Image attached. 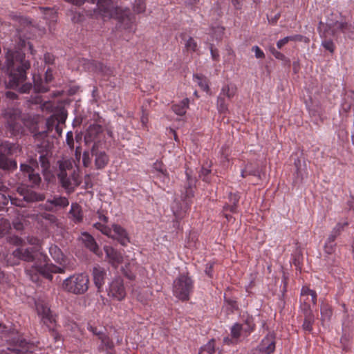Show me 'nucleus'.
<instances>
[{
	"instance_id": "46",
	"label": "nucleus",
	"mask_w": 354,
	"mask_h": 354,
	"mask_svg": "<svg viewBox=\"0 0 354 354\" xmlns=\"http://www.w3.org/2000/svg\"><path fill=\"white\" fill-rule=\"evenodd\" d=\"M245 168L250 176L260 178V171L259 168L254 167L252 163H248L245 165Z\"/></svg>"
},
{
	"instance_id": "36",
	"label": "nucleus",
	"mask_w": 354,
	"mask_h": 354,
	"mask_svg": "<svg viewBox=\"0 0 354 354\" xmlns=\"http://www.w3.org/2000/svg\"><path fill=\"white\" fill-rule=\"evenodd\" d=\"M194 78L203 91L207 92L209 90L208 81L206 77L201 75L196 74L194 75Z\"/></svg>"
},
{
	"instance_id": "18",
	"label": "nucleus",
	"mask_w": 354,
	"mask_h": 354,
	"mask_svg": "<svg viewBox=\"0 0 354 354\" xmlns=\"http://www.w3.org/2000/svg\"><path fill=\"white\" fill-rule=\"evenodd\" d=\"M34 250L32 248H18L12 252V254L18 259L25 261L31 262L35 260Z\"/></svg>"
},
{
	"instance_id": "54",
	"label": "nucleus",
	"mask_w": 354,
	"mask_h": 354,
	"mask_svg": "<svg viewBox=\"0 0 354 354\" xmlns=\"http://www.w3.org/2000/svg\"><path fill=\"white\" fill-rule=\"evenodd\" d=\"M324 249L326 253L328 254H332L336 250V243L325 242Z\"/></svg>"
},
{
	"instance_id": "19",
	"label": "nucleus",
	"mask_w": 354,
	"mask_h": 354,
	"mask_svg": "<svg viewBox=\"0 0 354 354\" xmlns=\"http://www.w3.org/2000/svg\"><path fill=\"white\" fill-rule=\"evenodd\" d=\"M92 70L104 77H111L114 75V71L112 68L104 65L102 63L93 61L91 63Z\"/></svg>"
},
{
	"instance_id": "34",
	"label": "nucleus",
	"mask_w": 354,
	"mask_h": 354,
	"mask_svg": "<svg viewBox=\"0 0 354 354\" xmlns=\"http://www.w3.org/2000/svg\"><path fill=\"white\" fill-rule=\"evenodd\" d=\"M102 131V127L100 125H93L89 127L86 134L85 139L86 141L93 140L100 132Z\"/></svg>"
},
{
	"instance_id": "7",
	"label": "nucleus",
	"mask_w": 354,
	"mask_h": 354,
	"mask_svg": "<svg viewBox=\"0 0 354 354\" xmlns=\"http://www.w3.org/2000/svg\"><path fill=\"white\" fill-rule=\"evenodd\" d=\"M115 11L118 15L119 28L127 30L129 32H135L136 19L130 10L117 8Z\"/></svg>"
},
{
	"instance_id": "41",
	"label": "nucleus",
	"mask_w": 354,
	"mask_h": 354,
	"mask_svg": "<svg viewBox=\"0 0 354 354\" xmlns=\"http://www.w3.org/2000/svg\"><path fill=\"white\" fill-rule=\"evenodd\" d=\"M49 252L51 257L57 261L59 262L62 260V253L60 249L56 245H52L49 248Z\"/></svg>"
},
{
	"instance_id": "27",
	"label": "nucleus",
	"mask_w": 354,
	"mask_h": 354,
	"mask_svg": "<svg viewBox=\"0 0 354 354\" xmlns=\"http://www.w3.org/2000/svg\"><path fill=\"white\" fill-rule=\"evenodd\" d=\"M39 162L41 167H42L44 171H46L50 167V158L52 156V152L48 148H46L44 151H39Z\"/></svg>"
},
{
	"instance_id": "58",
	"label": "nucleus",
	"mask_w": 354,
	"mask_h": 354,
	"mask_svg": "<svg viewBox=\"0 0 354 354\" xmlns=\"http://www.w3.org/2000/svg\"><path fill=\"white\" fill-rule=\"evenodd\" d=\"M346 31H344V35L350 39H354V26L351 24H348L346 27Z\"/></svg>"
},
{
	"instance_id": "39",
	"label": "nucleus",
	"mask_w": 354,
	"mask_h": 354,
	"mask_svg": "<svg viewBox=\"0 0 354 354\" xmlns=\"http://www.w3.org/2000/svg\"><path fill=\"white\" fill-rule=\"evenodd\" d=\"M41 12L44 15V18L51 21H55L57 19L56 12L50 8H39Z\"/></svg>"
},
{
	"instance_id": "16",
	"label": "nucleus",
	"mask_w": 354,
	"mask_h": 354,
	"mask_svg": "<svg viewBox=\"0 0 354 354\" xmlns=\"http://www.w3.org/2000/svg\"><path fill=\"white\" fill-rule=\"evenodd\" d=\"M111 230V235H109V237L117 239L122 245H126L129 242L126 230L120 225H113Z\"/></svg>"
},
{
	"instance_id": "1",
	"label": "nucleus",
	"mask_w": 354,
	"mask_h": 354,
	"mask_svg": "<svg viewBox=\"0 0 354 354\" xmlns=\"http://www.w3.org/2000/svg\"><path fill=\"white\" fill-rule=\"evenodd\" d=\"M6 60L10 87L18 88L21 93H29L32 88V84H24V82L26 80V71L30 68V64L25 59V54L21 50H8Z\"/></svg>"
},
{
	"instance_id": "13",
	"label": "nucleus",
	"mask_w": 354,
	"mask_h": 354,
	"mask_svg": "<svg viewBox=\"0 0 354 354\" xmlns=\"http://www.w3.org/2000/svg\"><path fill=\"white\" fill-rule=\"evenodd\" d=\"M91 155L95 158V167L96 169H102L108 165L109 157L104 151H99L94 145L91 149Z\"/></svg>"
},
{
	"instance_id": "32",
	"label": "nucleus",
	"mask_w": 354,
	"mask_h": 354,
	"mask_svg": "<svg viewBox=\"0 0 354 354\" xmlns=\"http://www.w3.org/2000/svg\"><path fill=\"white\" fill-rule=\"evenodd\" d=\"M354 93H351V94H346V97L344 98V102L342 104V111H343L345 113L348 112L351 106L354 104Z\"/></svg>"
},
{
	"instance_id": "14",
	"label": "nucleus",
	"mask_w": 354,
	"mask_h": 354,
	"mask_svg": "<svg viewBox=\"0 0 354 354\" xmlns=\"http://www.w3.org/2000/svg\"><path fill=\"white\" fill-rule=\"evenodd\" d=\"M53 80V71L51 68H48L44 76L45 82H43L41 80H36L34 77V89L37 93H45L47 92L49 89L48 84L52 82Z\"/></svg>"
},
{
	"instance_id": "11",
	"label": "nucleus",
	"mask_w": 354,
	"mask_h": 354,
	"mask_svg": "<svg viewBox=\"0 0 354 354\" xmlns=\"http://www.w3.org/2000/svg\"><path fill=\"white\" fill-rule=\"evenodd\" d=\"M39 259L40 262H36L34 266L35 271L38 273L42 274L46 270H49L50 272L55 273L62 272L64 271V270L61 268L53 265H49V259L46 254H40Z\"/></svg>"
},
{
	"instance_id": "57",
	"label": "nucleus",
	"mask_w": 354,
	"mask_h": 354,
	"mask_svg": "<svg viewBox=\"0 0 354 354\" xmlns=\"http://www.w3.org/2000/svg\"><path fill=\"white\" fill-rule=\"evenodd\" d=\"M210 172H211V170L207 168H205L204 167H203L201 168V170L200 172V176L202 178L203 181H205V182L209 181V175Z\"/></svg>"
},
{
	"instance_id": "62",
	"label": "nucleus",
	"mask_w": 354,
	"mask_h": 354,
	"mask_svg": "<svg viewBox=\"0 0 354 354\" xmlns=\"http://www.w3.org/2000/svg\"><path fill=\"white\" fill-rule=\"evenodd\" d=\"M270 50L276 59L280 60H283L285 59V55L281 52L277 50L274 47L270 48Z\"/></svg>"
},
{
	"instance_id": "30",
	"label": "nucleus",
	"mask_w": 354,
	"mask_h": 354,
	"mask_svg": "<svg viewBox=\"0 0 354 354\" xmlns=\"http://www.w3.org/2000/svg\"><path fill=\"white\" fill-rule=\"evenodd\" d=\"M301 296L302 297H306L304 299V301L308 305L310 301L313 304H315L317 302V293L313 289H301Z\"/></svg>"
},
{
	"instance_id": "63",
	"label": "nucleus",
	"mask_w": 354,
	"mask_h": 354,
	"mask_svg": "<svg viewBox=\"0 0 354 354\" xmlns=\"http://www.w3.org/2000/svg\"><path fill=\"white\" fill-rule=\"evenodd\" d=\"M66 143L68 147L73 149L74 148V140H73V134L72 131H68L66 133Z\"/></svg>"
},
{
	"instance_id": "12",
	"label": "nucleus",
	"mask_w": 354,
	"mask_h": 354,
	"mask_svg": "<svg viewBox=\"0 0 354 354\" xmlns=\"http://www.w3.org/2000/svg\"><path fill=\"white\" fill-rule=\"evenodd\" d=\"M275 333L269 332L261 340L258 348L260 352L265 354H271L275 350Z\"/></svg>"
},
{
	"instance_id": "48",
	"label": "nucleus",
	"mask_w": 354,
	"mask_h": 354,
	"mask_svg": "<svg viewBox=\"0 0 354 354\" xmlns=\"http://www.w3.org/2000/svg\"><path fill=\"white\" fill-rule=\"evenodd\" d=\"M201 351H205L208 354H213L215 352V340L214 339H212L208 342L207 344H205L201 349Z\"/></svg>"
},
{
	"instance_id": "42",
	"label": "nucleus",
	"mask_w": 354,
	"mask_h": 354,
	"mask_svg": "<svg viewBox=\"0 0 354 354\" xmlns=\"http://www.w3.org/2000/svg\"><path fill=\"white\" fill-rule=\"evenodd\" d=\"M93 227L100 230L103 234L109 236L111 235V228L109 227L107 225H106V223H101V222H97L93 224Z\"/></svg>"
},
{
	"instance_id": "23",
	"label": "nucleus",
	"mask_w": 354,
	"mask_h": 354,
	"mask_svg": "<svg viewBox=\"0 0 354 354\" xmlns=\"http://www.w3.org/2000/svg\"><path fill=\"white\" fill-rule=\"evenodd\" d=\"M69 215L70 218L75 223H77L82 222L84 217L82 207L77 203H73L69 211Z\"/></svg>"
},
{
	"instance_id": "15",
	"label": "nucleus",
	"mask_w": 354,
	"mask_h": 354,
	"mask_svg": "<svg viewBox=\"0 0 354 354\" xmlns=\"http://www.w3.org/2000/svg\"><path fill=\"white\" fill-rule=\"evenodd\" d=\"M69 205V201L64 196H54L52 199H48L44 205L46 210L53 212L56 207H66Z\"/></svg>"
},
{
	"instance_id": "3",
	"label": "nucleus",
	"mask_w": 354,
	"mask_h": 354,
	"mask_svg": "<svg viewBox=\"0 0 354 354\" xmlns=\"http://www.w3.org/2000/svg\"><path fill=\"white\" fill-rule=\"evenodd\" d=\"M57 163L59 165L57 174L58 180L66 192L71 194L81 183L79 168L73 167L71 160H62Z\"/></svg>"
},
{
	"instance_id": "25",
	"label": "nucleus",
	"mask_w": 354,
	"mask_h": 354,
	"mask_svg": "<svg viewBox=\"0 0 354 354\" xmlns=\"http://www.w3.org/2000/svg\"><path fill=\"white\" fill-rule=\"evenodd\" d=\"M189 100L185 98L178 103L173 104L171 106L172 111L178 115H184L189 108Z\"/></svg>"
},
{
	"instance_id": "50",
	"label": "nucleus",
	"mask_w": 354,
	"mask_h": 354,
	"mask_svg": "<svg viewBox=\"0 0 354 354\" xmlns=\"http://www.w3.org/2000/svg\"><path fill=\"white\" fill-rule=\"evenodd\" d=\"M28 179L29 181L33 185H39L41 182V177L40 175L38 173L35 172V170H33L31 173H30L28 175Z\"/></svg>"
},
{
	"instance_id": "9",
	"label": "nucleus",
	"mask_w": 354,
	"mask_h": 354,
	"mask_svg": "<svg viewBox=\"0 0 354 354\" xmlns=\"http://www.w3.org/2000/svg\"><path fill=\"white\" fill-rule=\"evenodd\" d=\"M88 276L81 273L71 276L64 280V288H88Z\"/></svg>"
},
{
	"instance_id": "51",
	"label": "nucleus",
	"mask_w": 354,
	"mask_h": 354,
	"mask_svg": "<svg viewBox=\"0 0 354 354\" xmlns=\"http://www.w3.org/2000/svg\"><path fill=\"white\" fill-rule=\"evenodd\" d=\"M167 171L165 165L160 161H156L153 165V170L152 173L154 174H158V173L165 172Z\"/></svg>"
},
{
	"instance_id": "52",
	"label": "nucleus",
	"mask_w": 354,
	"mask_h": 354,
	"mask_svg": "<svg viewBox=\"0 0 354 354\" xmlns=\"http://www.w3.org/2000/svg\"><path fill=\"white\" fill-rule=\"evenodd\" d=\"M242 330L241 325L235 324L231 328V335L234 339H238L241 335Z\"/></svg>"
},
{
	"instance_id": "56",
	"label": "nucleus",
	"mask_w": 354,
	"mask_h": 354,
	"mask_svg": "<svg viewBox=\"0 0 354 354\" xmlns=\"http://www.w3.org/2000/svg\"><path fill=\"white\" fill-rule=\"evenodd\" d=\"M10 228V224L6 221L0 222V237L5 234Z\"/></svg>"
},
{
	"instance_id": "22",
	"label": "nucleus",
	"mask_w": 354,
	"mask_h": 354,
	"mask_svg": "<svg viewBox=\"0 0 354 354\" xmlns=\"http://www.w3.org/2000/svg\"><path fill=\"white\" fill-rule=\"evenodd\" d=\"M82 241L84 243V245L89 250L95 253V254L100 256V250L99 247L95 241L94 238L90 235L88 233L84 232L82 234Z\"/></svg>"
},
{
	"instance_id": "2",
	"label": "nucleus",
	"mask_w": 354,
	"mask_h": 354,
	"mask_svg": "<svg viewBox=\"0 0 354 354\" xmlns=\"http://www.w3.org/2000/svg\"><path fill=\"white\" fill-rule=\"evenodd\" d=\"M8 189V187L0 182V205L5 206L10 201L12 205L18 207H26V203H33L37 201H42L45 199V196L42 194H38L28 187H19L17 189L18 196H8L7 197L4 192Z\"/></svg>"
},
{
	"instance_id": "10",
	"label": "nucleus",
	"mask_w": 354,
	"mask_h": 354,
	"mask_svg": "<svg viewBox=\"0 0 354 354\" xmlns=\"http://www.w3.org/2000/svg\"><path fill=\"white\" fill-rule=\"evenodd\" d=\"M194 190L189 186L185 188V191L182 194L181 199L183 202V206L181 207L180 211L174 210V214L176 218H182L186 212L190 208L192 203V198L194 197Z\"/></svg>"
},
{
	"instance_id": "59",
	"label": "nucleus",
	"mask_w": 354,
	"mask_h": 354,
	"mask_svg": "<svg viewBox=\"0 0 354 354\" xmlns=\"http://www.w3.org/2000/svg\"><path fill=\"white\" fill-rule=\"evenodd\" d=\"M9 242L11 244L21 246L23 245L24 241L20 237H19L17 236H10Z\"/></svg>"
},
{
	"instance_id": "33",
	"label": "nucleus",
	"mask_w": 354,
	"mask_h": 354,
	"mask_svg": "<svg viewBox=\"0 0 354 354\" xmlns=\"http://www.w3.org/2000/svg\"><path fill=\"white\" fill-rule=\"evenodd\" d=\"M216 107L220 113H227L228 112V104L226 97L218 95L216 100Z\"/></svg>"
},
{
	"instance_id": "43",
	"label": "nucleus",
	"mask_w": 354,
	"mask_h": 354,
	"mask_svg": "<svg viewBox=\"0 0 354 354\" xmlns=\"http://www.w3.org/2000/svg\"><path fill=\"white\" fill-rule=\"evenodd\" d=\"M211 34L216 40H221L224 35L225 28L223 26L212 27Z\"/></svg>"
},
{
	"instance_id": "40",
	"label": "nucleus",
	"mask_w": 354,
	"mask_h": 354,
	"mask_svg": "<svg viewBox=\"0 0 354 354\" xmlns=\"http://www.w3.org/2000/svg\"><path fill=\"white\" fill-rule=\"evenodd\" d=\"M190 289H173L174 295L182 301L187 300Z\"/></svg>"
},
{
	"instance_id": "26",
	"label": "nucleus",
	"mask_w": 354,
	"mask_h": 354,
	"mask_svg": "<svg viewBox=\"0 0 354 354\" xmlns=\"http://www.w3.org/2000/svg\"><path fill=\"white\" fill-rule=\"evenodd\" d=\"M239 198L240 196L238 193H230L228 196L230 204H227L224 206V210L230 211L232 213L236 212Z\"/></svg>"
},
{
	"instance_id": "29",
	"label": "nucleus",
	"mask_w": 354,
	"mask_h": 354,
	"mask_svg": "<svg viewBox=\"0 0 354 354\" xmlns=\"http://www.w3.org/2000/svg\"><path fill=\"white\" fill-rule=\"evenodd\" d=\"M97 6L101 12H103L107 15H112L114 8L113 0H99Z\"/></svg>"
},
{
	"instance_id": "45",
	"label": "nucleus",
	"mask_w": 354,
	"mask_h": 354,
	"mask_svg": "<svg viewBox=\"0 0 354 354\" xmlns=\"http://www.w3.org/2000/svg\"><path fill=\"white\" fill-rule=\"evenodd\" d=\"M153 178L159 180L163 184H168L170 181L169 176L167 171L165 172L158 173V174L153 175Z\"/></svg>"
},
{
	"instance_id": "24",
	"label": "nucleus",
	"mask_w": 354,
	"mask_h": 354,
	"mask_svg": "<svg viewBox=\"0 0 354 354\" xmlns=\"http://www.w3.org/2000/svg\"><path fill=\"white\" fill-rule=\"evenodd\" d=\"M174 288H192L193 281L187 274L183 273L174 281Z\"/></svg>"
},
{
	"instance_id": "20",
	"label": "nucleus",
	"mask_w": 354,
	"mask_h": 354,
	"mask_svg": "<svg viewBox=\"0 0 354 354\" xmlns=\"http://www.w3.org/2000/svg\"><path fill=\"white\" fill-rule=\"evenodd\" d=\"M347 24V22L343 21H328L326 22V25L333 36H337L340 33L344 34V31H346Z\"/></svg>"
},
{
	"instance_id": "35",
	"label": "nucleus",
	"mask_w": 354,
	"mask_h": 354,
	"mask_svg": "<svg viewBox=\"0 0 354 354\" xmlns=\"http://www.w3.org/2000/svg\"><path fill=\"white\" fill-rule=\"evenodd\" d=\"M185 49L187 53H194L198 50L197 41L192 37H189L185 43Z\"/></svg>"
},
{
	"instance_id": "17",
	"label": "nucleus",
	"mask_w": 354,
	"mask_h": 354,
	"mask_svg": "<svg viewBox=\"0 0 354 354\" xmlns=\"http://www.w3.org/2000/svg\"><path fill=\"white\" fill-rule=\"evenodd\" d=\"M106 256L109 262L114 267H117L122 262L123 257L120 252L115 250L113 247L106 245L104 247Z\"/></svg>"
},
{
	"instance_id": "5",
	"label": "nucleus",
	"mask_w": 354,
	"mask_h": 354,
	"mask_svg": "<svg viewBox=\"0 0 354 354\" xmlns=\"http://www.w3.org/2000/svg\"><path fill=\"white\" fill-rule=\"evenodd\" d=\"M5 117L7 120L6 127L10 133V136H16L23 133V121L18 111H8L5 114Z\"/></svg>"
},
{
	"instance_id": "28",
	"label": "nucleus",
	"mask_w": 354,
	"mask_h": 354,
	"mask_svg": "<svg viewBox=\"0 0 354 354\" xmlns=\"http://www.w3.org/2000/svg\"><path fill=\"white\" fill-rule=\"evenodd\" d=\"M237 88L236 86L230 84H225L222 86L219 95L223 96L230 100L236 94Z\"/></svg>"
},
{
	"instance_id": "61",
	"label": "nucleus",
	"mask_w": 354,
	"mask_h": 354,
	"mask_svg": "<svg viewBox=\"0 0 354 354\" xmlns=\"http://www.w3.org/2000/svg\"><path fill=\"white\" fill-rule=\"evenodd\" d=\"M252 50L254 53L255 57L257 58L262 59V58L265 57V54H264L263 51L259 46H253L252 48Z\"/></svg>"
},
{
	"instance_id": "31",
	"label": "nucleus",
	"mask_w": 354,
	"mask_h": 354,
	"mask_svg": "<svg viewBox=\"0 0 354 354\" xmlns=\"http://www.w3.org/2000/svg\"><path fill=\"white\" fill-rule=\"evenodd\" d=\"M108 296L112 299L121 301L126 296L125 289H105Z\"/></svg>"
},
{
	"instance_id": "55",
	"label": "nucleus",
	"mask_w": 354,
	"mask_h": 354,
	"mask_svg": "<svg viewBox=\"0 0 354 354\" xmlns=\"http://www.w3.org/2000/svg\"><path fill=\"white\" fill-rule=\"evenodd\" d=\"M288 41H304L306 43L309 42V39L301 35H295L291 36H288Z\"/></svg>"
},
{
	"instance_id": "38",
	"label": "nucleus",
	"mask_w": 354,
	"mask_h": 354,
	"mask_svg": "<svg viewBox=\"0 0 354 354\" xmlns=\"http://www.w3.org/2000/svg\"><path fill=\"white\" fill-rule=\"evenodd\" d=\"M333 315L332 309L326 304H322L321 306V317L323 322L329 321Z\"/></svg>"
},
{
	"instance_id": "60",
	"label": "nucleus",
	"mask_w": 354,
	"mask_h": 354,
	"mask_svg": "<svg viewBox=\"0 0 354 354\" xmlns=\"http://www.w3.org/2000/svg\"><path fill=\"white\" fill-rule=\"evenodd\" d=\"M323 46L330 51V53H333L335 50V45L331 40H326L322 42Z\"/></svg>"
},
{
	"instance_id": "4",
	"label": "nucleus",
	"mask_w": 354,
	"mask_h": 354,
	"mask_svg": "<svg viewBox=\"0 0 354 354\" xmlns=\"http://www.w3.org/2000/svg\"><path fill=\"white\" fill-rule=\"evenodd\" d=\"M32 300L35 303L37 313L41 318V323L47 328H50V324H56V316L53 314L48 301L44 297H32Z\"/></svg>"
},
{
	"instance_id": "49",
	"label": "nucleus",
	"mask_w": 354,
	"mask_h": 354,
	"mask_svg": "<svg viewBox=\"0 0 354 354\" xmlns=\"http://www.w3.org/2000/svg\"><path fill=\"white\" fill-rule=\"evenodd\" d=\"M348 225V222L345 221L344 222H338L332 230V232L337 235L339 236L344 231V228Z\"/></svg>"
},
{
	"instance_id": "44",
	"label": "nucleus",
	"mask_w": 354,
	"mask_h": 354,
	"mask_svg": "<svg viewBox=\"0 0 354 354\" xmlns=\"http://www.w3.org/2000/svg\"><path fill=\"white\" fill-rule=\"evenodd\" d=\"M99 339L101 340L102 346H104L106 350L113 348L112 340L104 333L99 337Z\"/></svg>"
},
{
	"instance_id": "8",
	"label": "nucleus",
	"mask_w": 354,
	"mask_h": 354,
	"mask_svg": "<svg viewBox=\"0 0 354 354\" xmlns=\"http://www.w3.org/2000/svg\"><path fill=\"white\" fill-rule=\"evenodd\" d=\"M8 349L17 354L25 353L30 348L29 342L24 337L16 335L7 340Z\"/></svg>"
},
{
	"instance_id": "64",
	"label": "nucleus",
	"mask_w": 354,
	"mask_h": 354,
	"mask_svg": "<svg viewBox=\"0 0 354 354\" xmlns=\"http://www.w3.org/2000/svg\"><path fill=\"white\" fill-rule=\"evenodd\" d=\"M20 169L24 174L28 175L34 170L31 166L26 163L20 165Z\"/></svg>"
},
{
	"instance_id": "6",
	"label": "nucleus",
	"mask_w": 354,
	"mask_h": 354,
	"mask_svg": "<svg viewBox=\"0 0 354 354\" xmlns=\"http://www.w3.org/2000/svg\"><path fill=\"white\" fill-rule=\"evenodd\" d=\"M13 146L9 142H6L0 147V169L8 171H12L17 167V162L8 158L12 153Z\"/></svg>"
},
{
	"instance_id": "21",
	"label": "nucleus",
	"mask_w": 354,
	"mask_h": 354,
	"mask_svg": "<svg viewBox=\"0 0 354 354\" xmlns=\"http://www.w3.org/2000/svg\"><path fill=\"white\" fill-rule=\"evenodd\" d=\"M93 281L96 288H102L106 279V272L104 268L95 267L93 270Z\"/></svg>"
},
{
	"instance_id": "37",
	"label": "nucleus",
	"mask_w": 354,
	"mask_h": 354,
	"mask_svg": "<svg viewBox=\"0 0 354 354\" xmlns=\"http://www.w3.org/2000/svg\"><path fill=\"white\" fill-rule=\"evenodd\" d=\"M314 322V316L312 314L311 311H308L306 315L305 319L302 325L304 330L306 331L312 330V324Z\"/></svg>"
},
{
	"instance_id": "47",
	"label": "nucleus",
	"mask_w": 354,
	"mask_h": 354,
	"mask_svg": "<svg viewBox=\"0 0 354 354\" xmlns=\"http://www.w3.org/2000/svg\"><path fill=\"white\" fill-rule=\"evenodd\" d=\"M295 166L296 167V174L297 177L301 178V180L307 176V173L305 171H303L301 168V161L299 159L295 160Z\"/></svg>"
},
{
	"instance_id": "53",
	"label": "nucleus",
	"mask_w": 354,
	"mask_h": 354,
	"mask_svg": "<svg viewBox=\"0 0 354 354\" xmlns=\"http://www.w3.org/2000/svg\"><path fill=\"white\" fill-rule=\"evenodd\" d=\"M57 124V119L55 115L49 117L46 120V127L48 131H52Z\"/></svg>"
}]
</instances>
